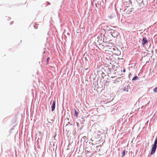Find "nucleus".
Instances as JSON below:
<instances>
[{"instance_id": "obj_11", "label": "nucleus", "mask_w": 157, "mask_h": 157, "mask_svg": "<svg viewBox=\"0 0 157 157\" xmlns=\"http://www.w3.org/2000/svg\"><path fill=\"white\" fill-rule=\"evenodd\" d=\"M153 91L155 92H157V87H155Z\"/></svg>"}, {"instance_id": "obj_3", "label": "nucleus", "mask_w": 157, "mask_h": 157, "mask_svg": "<svg viewBox=\"0 0 157 157\" xmlns=\"http://www.w3.org/2000/svg\"><path fill=\"white\" fill-rule=\"evenodd\" d=\"M147 41L146 38L144 37L143 38L142 40V44L144 45L147 43Z\"/></svg>"}, {"instance_id": "obj_7", "label": "nucleus", "mask_w": 157, "mask_h": 157, "mask_svg": "<svg viewBox=\"0 0 157 157\" xmlns=\"http://www.w3.org/2000/svg\"><path fill=\"white\" fill-rule=\"evenodd\" d=\"M115 16V14L114 13H112L111 15L109 16V17L111 19L113 18Z\"/></svg>"}, {"instance_id": "obj_6", "label": "nucleus", "mask_w": 157, "mask_h": 157, "mask_svg": "<svg viewBox=\"0 0 157 157\" xmlns=\"http://www.w3.org/2000/svg\"><path fill=\"white\" fill-rule=\"evenodd\" d=\"M75 114H74L75 116L77 118L78 117V112H77L76 111L75 109Z\"/></svg>"}, {"instance_id": "obj_1", "label": "nucleus", "mask_w": 157, "mask_h": 157, "mask_svg": "<svg viewBox=\"0 0 157 157\" xmlns=\"http://www.w3.org/2000/svg\"><path fill=\"white\" fill-rule=\"evenodd\" d=\"M157 138L156 139L155 142L154 143L152 147L151 148V155H153L154 153L155 152L156 148L157 147Z\"/></svg>"}, {"instance_id": "obj_14", "label": "nucleus", "mask_w": 157, "mask_h": 157, "mask_svg": "<svg viewBox=\"0 0 157 157\" xmlns=\"http://www.w3.org/2000/svg\"><path fill=\"white\" fill-rule=\"evenodd\" d=\"M86 136H83L82 137V138L84 139H85V138H86Z\"/></svg>"}, {"instance_id": "obj_10", "label": "nucleus", "mask_w": 157, "mask_h": 157, "mask_svg": "<svg viewBox=\"0 0 157 157\" xmlns=\"http://www.w3.org/2000/svg\"><path fill=\"white\" fill-rule=\"evenodd\" d=\"M49 59H50V58L49 57H48L47 59V64H48V63H49Z\"/></svg>"}, {"instance_id": "obj_2", "label": "nucleus", "mask_w": 157, "mask_h": 157, "mask_svg": "<svg viewBox=\"0 0 157 157\" xmlns=\"http://www.w3.org/2000/svg\"><path fill=\"white\" fill-rule=\"evenodd\" d=\"M132 9H129L126 12V15L128 16H130L131 12L132 11Z\"/></svg>"}, {"instance_id": "obj_13", "label": "nucleus", "mask_w": 157, "mask_h": 157, "mask_svg": "<svg viewBox=\"0 0 157 157\" xmlns=\"http://www.w3.org/2000/svg\"><path fill=\"white\" fill-rule=\"evenodd\" d=\"M38 24H36L34 26V27L35 29H37L38 28Z\"/></svg>"}, {"instance_id": "obj_5", "label": "nucleus", "mask_w": 157, "mask_h": 157, "mask_svg": "<svg viewBox=\"0 0 157 157\" xmlns=\"http://www.w3.org/2000/svg\"><path fill=\"white\" fill-rule=\"evenodd\" d=\"M111 35L114 37H116L117 36V31L113 32V33L111 32Z\"/></svg>"}, {"instance_id": "obj_9", "label": "nucleus", "mask_w": 157, "mask_h": 157, "mask_svg": "<svg viewBox=\"0 0 157 157\" xmlns=\"http://www.w3.org/2000/svg\"><path fill=\"white\" fill-rule=\"evenodd\" d=\"M125 152H126V151H125V150L123 151L122 152V156H124L125 155Z\"/></svg>"}, {"instance_id": "obj_4", "label": "nucleus", "mask_w": 157, "mask_h": 157, "mask_svg": "<svg viewBox=\"0 0 157 157\" xmlns=\"http://www.w3.org/2000/svg\"><path fill=\"white\" fill-rule=\"evenodd\" d=\"M55 101L54 100L53 101V103L52 105V111H54L55 108Z\"/></svg>"}, {"instance_id": "obj_8", "label": "nucleus", "mask_w": 157, "mask_h": 157, "mask_svg": "<svg viewBox=\"0 0 157 157\" xmlns=\"http://www.w3.org/2000/svg\"><path fill=\"white\" fill-rule=\"evenodd\" d=\"M115 50V49L114 48H110V50H109V51L111 52H112V53H113L114 52V51Z\"/></svg>"}, {"instance_id": "obj_12", "label": "nucleus", "mask_w": 157, "mask_h": 157, "mask_svg": "<svg viewBox=\"0 0 157 157\" xmlns=\"http://www.w3.org/2000/svg\"><path fill=\"white\" fill-rule=\"evenodd\" d=\"M138 78V77L137 76H135L132 79V80H136Z\"/></svg>"}]
</instances>
